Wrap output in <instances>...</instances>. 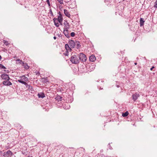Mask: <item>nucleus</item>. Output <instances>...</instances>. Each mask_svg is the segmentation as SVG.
Segmentation results:
<instances>
[{
    "label": "nucleus",
    "mask_w": 157,
    "mask_h": 157,
    "mask_svg": "<svg viewBox=\"0 0 157 157\" xmlns=\"http://www.w3.org/2000/svg\"><path fill=\"white\" fill-rule=\"evenodd\" d=\"M70 61L72 63L77 64L79 62V58L78 55L76 54L73 55L71 57Z\"/></svg>",
    "instance_id": "obj_1"
},
{
    "label": "nucleus",
    "mask_w": 157,
    "mask_h": 157,
    "mask_svg": "<svg viewBox=\"0 0 157 157\" xmlns=\"http://www.w3.org/2000/svg\"><path fill=\"white\" fill-rule=\"evenodd\" d=\"M19 78H20V79L18 80L17 81L23 84L26 85L27 83L26 82L28 81V78L25 75L21 76Z\"/></svg>",
    "instance_id": "obj_2"
},
{
    "label": "nucleus",
    "mask_w": 157,
    "mask_h": 157,
    "mask_svg": "<svg viewBox=\"0 0 157 157\" xmlns=\"http://www.w3.org/2000/svg\"><path fill=\"white\" fill-rule=\"evenodd\" d=\"M78 57L79 58V60L84 62L86 61L87 59L86 56L83 53H80L78 55Z\"/></svg>",
    "instance_id": "obj_3"
},
{
    "label": "nucleus",
    "mask_w": 157,
    "mask_h": 157,
    "mask_svg": "<svg viewBox=\"0 0 157 157\" xmlns=\"http://www.w3.org/2000/svg\"><path fill=\"white\" fill-rule=\"evenodd\" d=\"M69 2V8L71 9L74 8L76 6V2L75 0H71Z\"/></svg>",
    "instance_id": "obj_4"
},
{
    "label": "nucleus",
    "mask_w": 157,
    "mask_h": 157,
    "mask_svg": "<svg viewBox=\"0 0 157 157\" xmlns=\"http://www.w3.org/2000/svg\"><path fill=\"white\" fill-rule=\"evenodd\" d=\"M58 14H59V15L58 16V18H57L58 20L57 21H58L60 25H62L63 20L62 14L59 11L58 13Z\"/></svg>",
    "instance_id": "obj_5"
},
{
    "label": "nucleus",
    "mask_w": 157,
    "mask_h": 157,
    "mask_svg": "<svg viewBox=\"0 0 157 157\" xmlns=\"http://www.w3.org/2000/svg\"><path fill=\"white\" fill-rule=\"evenodd\" d=\"M140 95L139 93H135V94H133L132 96V98L134 101H135L139 97Z\"/></svg>",
    "instance_id": "obj_6"
},
{
    "label": "nucleus",
    "mask_w": 157,
    "mask_h": 157,
    "mask_svg": "<svg viewBox=\"0 0 157 157\" xmlns=\"http://www.w3.org/2000/svg\"><path fill=\"white\" fill-rule=\"evenodd\" d=\"M1 78L6 80H9L10 78L9 75L6 74H2L1 75Z\"/></svg>",
    "instance_id": "obj_7"
},
{
    "label": "nucleus",
    "mask_w": 157,
    "mask_h": 157,
    "mask_svg": "<svg viewBox=\"0 0 157 157\" xmlns=\"http://www.w3.org/2000/svg\"><path fill=\"white\" fill-rule=\"evenodd\" d=\"M68 44L71 48H73L75 47V44L74 41L72 40H69L68 41Z\"/></svg>",
    "instance_id": "obj_8"
},
{
    "label": "nucleus",
    "mask_w": 157,
    "mask_h": 157,
    "mask_svg": "<svg viewBox=\"0 0 157 157\" xmlns=\"http://www.w3.org/2000/svg\"><path fill=\"white\" fill-rule=\"evenodd\" d=\"M3 84L4 85L8 86L12 85V83L9 81V80H5L2 82Z\"/></svg>",
    "instance_id": "obj_9"
},
{
    "label": "nucleus",
    "mask_w": 157,
    "mask_h": 157,
    "mask_svg": "<svg viewBox=\"0 0 157 157\" xmlns=\"http://www.w3.org/2000/svg\"><path fill=\"white\" fill-rule=\"evenodd\" d=\"M63 33L67 38H69L70 37V35L68 33V29H64Z\"/></svg>",
    "instance_id": "obj_10"
},
{
    "label": "nucleus",
    "mask_w": 157,
    "mask_h": 157,
    "mask_svg": "<svg viewBox=\"0 0 157 157\" xmlns=\"http://www.w3.org/2000/svg\"><path fill=\"white\" fill-rule=\"evenodd\" d=\"M4 156H10L12 155L13 153L10 150H8L7 151L4 152Z\"/></svg>",
    "instance_id": "obj_11"
},
{
    "label": "nucleus",
    "mask_w": 157,
    "mask_h": 157,
    "mask_svg": "<svg viewBox=\"0 0 157 157\" xmlns=\"http://www.w3.org/2000/svg\"><path fill=\"white\" fill-rule=\"evenodd\" d=\"M96 57L94 55H92L89 57L90 61L91 62H94L96 60Z\"/></svg>",
    "instance_id": "obj_12"
},
{
    "label": "nucleus",
    "mask_w": 157,
    "mask_h": 157,
    "mask_svg": "<svg viewBox=\"0 0 157 157\" xmlns=\"http://www.w3.org/2000/svg\"><path fill=\"white\" fill-rule=\"evenodd\" d=\"M37 96L39 98H44L45 97L44 94V93L42 92L39 93L38 94Z\"/></svg>",
    "instance_id": "obj_13"
},
{
    "label": "nucleus",
    "mask_w": 157,
    "mask_h": 157,
    "mask_svg": "<svg viewBox=\"0 0 157 157\" xmlns=\"http://www.w3.org/2000/svg\"><path fill=\"white\" fill-rule=\"evenodd\" d=\"M65 48L67 51H71L72 50L71 47H69V45L68 44H66L65 45Z\"/></svg>",
    "instance_id": "obj_14"
},
{
    "label": "nucleus",
    "mask_w": 157,
    "mask_h": 157,
    "mask_svg": "<svg viewBox=\"0 0 157 157\" xmlns=\"http://www.w3.org/2000/svg\"><path fill=\"white\" fill-rule=\"evenodd\" d=\"M64 11L65 15L69 17H70L71 15L68 11L66 10H64Z\"/></svg>",
    "instance_id": "obj_15"
},
{
    "label": "nucleus",
    "mask_w": 157,
    "mask_h": 157,
    "mask_svg": "<svg viewBox=\"0 0 157 157\" xmlns=\"http://www.w3.org/2000/svg\"><path fill=\"white\" fill-rule=\"evenodd\" d=\"M144 19L142 18H141L140 19V26H142L144 25Z\"/></svg>",
    "instance_id": "obj_16"
},
{
    "label": "nucleus",
    "mask_w": 157,
    "mask_h": 157,
    "mask_svg": "<svg viewBox=\"0 0 157 157\" xmlns=\"http://www.w3.org/2000/svg\"><path fill=\"white\" fill-rule=\"evenodd\" d=\"M55 99L56 100H57L58 101H61L62 97L59 95H57L56 96Z\"/></svg>",
    "instance_id": "obj_17"
},
{
    "label": "nucleus",
    "mask_w": 157,
    "mask_h": 157,
    "mask_svg": "<svg viewBox=\"0 0 157 157\" xmlns=\"http://www.w3.org/2000/svg\"><path fill=\"white\" fill-rule=\"evenodd\" d=\"M25 85L28 88V89L29 90H30L31 91H33V88L32 87V86L28 84L27 83L26 85Z\"/></svg>",
    "instance_id": "obj_18"
},
{
    "label": "nucleus",
    "mask_w": 157,
    "mask_h": 157,
    "mask_svg": "<svg viewBox=\"0 0 157 157\" xmlns=\"http://www.w3.org/2000/svg\"><path fill=\"white\" fill-rule=\"evenodd\" d=\"M128 111H127L125 113H122V116L123 117H126L128 116Z\"/></svg>",
    "instance_id": "obj_19"
},
{
    "label": "nucleus",
    "mask_w": 157,
    "mask_h": 157,
    "mask_svg": "<svg viewBox=\"0 0 157 157\" xmlns=\"http://www.w3.org/2000/svg\"><path fill=\"white\" fill-rule=\"evenodd\" d=\"M65 28L64 29H68L69 28V24L67 22V24L65 25Z\"/></svg>",
    "instance_id": "obj_20"
},
{
    "label": "nucleus",
    "mask_w": 157,
    "mask_h": 157,
    "mask_svg": "<svg viewBox=\"0 0 157 157\" xmlns=\"http://www.w3.org/2000/svg\"><path fill=\"white\" fill-rule=\"evenodd\" d=\"M81 47V45H80L79 43L78 42V43L76 44V48L77 49L80 48Z\"/></svg>",
    "instance_id": "obj_21"
},
{
    "label": "nucleus",
    "mask_w": 157,
    "mask_h": 157,
    "mask_svg": "<svg viewBox=\"0 0 157 157\" xmlns=\"http://www.w3.org/2000/svg\"><path fill=\"white\" fill-rule=\"evenodd\" d=\"M3 41L4 44L6 45H8L9 44V43L8 42L5 40H3Z\"/></svg>",
    "instance_id": "obj_22"
},
{
    "label": "nucleus",
    "mask_w": 157,
    "mask_h": 157,
    "mask_svg": "<svg viewBox=\"0 0 157 157\" xmlns=\"http://www.w3.org/2000/svg\"><path fill=\"white\" fill-rule=\"evenodd\" d=\"M53 21L54 23V24H55L56 23H57L59 22L58 21H57L58 20L57 18H53Z\"/></svg>",
    "instance_id": "obj_23"
},
{
    "label": "nucleus",
    "mask_w": 157,
    "mask_h": 157,
    "mask_svg": "<svg viewBox=\"0 0 157 157\" xmlns=\"http://www.w3.org/2000/svg\"><path fill=\"white\" fill-rule=\"evenodd\" d=\"M25 69H28L29 68V66H28L27 63H25V65H23Z\"/></svg>",
    "instance_id": "obj_24"
},
{
    "label": "nucleus",
    "mask_w": 157,
    "mask_h": 157,
    "mask_svg": "<svg viewBox=\"0 0 157 157\" xmlns=\"http://www.w3.org/2000/svg\"><path fill=\"white\" fill-rule=\"evenodd\" d=\"M155 4L154 5V7L155 9H156L157 8V0H156L155 2Z\"/></svg>",
    "instance_id": "obj_25"
},
{
    "label": "nucleus",
    "mask_w": 157,
    "mask_h": 157,
    "mask_svg": "<svg viewBox=\"0 0 157 157\" xmlns=\"http://www.w3.org/2000/svg\"><path fill=\"white\" fill-rule=\"evenodd\" d=\"M68 51L66 50L65 52L63 53V54L65 56H68Z\"/></svg>",
    "instance_id": "obj_26"
},
{
    "label": "nucleus",
    "mask_w": 157,
    "mask_h": 157,
    "mask_svg": "<svg viewBox=\"0 0 157 157\" xmlns=\"http://www.w3.org/2000/svg\"><path fill=\"white\" fill-rule=\"evenodd\" d=\"M0 68H1L2 69H6V68L2 64H0Z\"/></svg>",
    "instance_id": "obj_27"
},
{
    "label": "nucleus",
    "mask_w": 157,
    "mask_h": 157,
    "mask_svg": "<svg viewBox=\"0 0 157 157\" xmlns=\"http://www.w3.org/2000/svg\"><path fill=\"white\" fill-rule=\"evenodd\" d=\"M57 1L59 3L61 4H63V0H57Z\"/></svg>",
    "instance_id": "obj_28"
},
{
    "label": "nucleus",
    "mask_w": 157,
    "mask_h": 157,
    "mask_svg": "<svg viewBox=\"0 0 157 157\" xmlns=\"http://www.w3.org/2000/svg\"><path fill=\"white\" fill-rule=\"evenodd\" d=\"M75 33L74 32H72L71 33V36L72 37H74L75 36Z\"/></svg>",
    "instance_id": "obj_29"
},
{
    "label": "nucleus",
    "mask_w": 157,
    "mask_h": 157,
    "mask_svg": "<svg viewBox=\"0 0 157 157\" xmlns=\"http://www.w3.org/2000/svg\"><path fill=\"white\" fill-rule=\"evenodd\" d=\"M46 2L47 3V4L48 5V6H50V2L49 0H46Z\"/></svg>",
    "instance_id": "obj_30"
},
{
    "label": "nucleus",
    "mask_w": 157,
    "mask_h": 157,
    "mask_svg": "<svg viewBox=\"0 0 157 157\" xmlns=\"http://www.w3.org/2000/svg\"><path fill=\"white\" fill-rule=\"evenodd\" d=\"M43 82L44 83H46L48 82V79L46 78L44 79V80H43Z\"/></svg>",
    "instance_id": "obj_31"
},
{
    "label": "nucleus",
    "mask_w": 157,
    "mask_h": 157,
    "mask_svg": "<svg viewBox=\"0 0 157 157\" xmlns=\"http://www.w3.org/2000/svg\"><path fill=\"white\" fill-rule=\"evenodd\" d=\"M49 12L51 14V16H53V13L52 12V10L51 9H50L49 10Z\"/></svg>",
    "instance_id": "obj_32"
},
{
    "label": "nucleus",
    "mask_w": 157,
    "mask_h": 157,
    "mask_svg": "<svg viewBox=\"0 0 157 157\" xmlns=\"http://www.w3.org/2000/svg\"><path fill=\"white\" fill-rule=\"evenodd\" d=\"M19 63H20L21 64H22L23 66L24 65H25V63L24 62L22 61V60L20 61V62H19Z\"/></svg>",
    "instance_id": "obj_33"
},
{
    "label": "nucleus",
    "mask_w": 157,
    "mask_h": 157,
    "mask_svg": "<svg viewBox=\"0 0 157 157\" xmlns=\"http://www.w3.org/2000/svg\"><path fill=\"white\" fill-rule=\"evenodd\" d=\"M56 26L57 27H58L59 26V23H56L55 24Z\"/></svg>",
    "instance_id": "obj_34"
},
{
    "label": "nucleus",
    "mask_w": 157,
    "mask_h": 157,
    "mask_svg": "<svg viewBox=\"0 0 157 157\" xmlns=\"http://www.w3.org/2000/svg\"><path fill=\"white\" fill-rule=\"evenodd\" d=\"M155 68V67H154V66H152V67H151V68H150V70H151V71H152V70H153V68Z\"/></svg>",
    "instance_id": "obj_35"
},
{
    "label": "nucleus",
    "mask_w": 157,
    "mask_h": 157,
    "mask_svg": "<svg viewBox=\"0 0 157 157\" xmlns=\"http://www.w3.org/2000/svg\"><path fill=\"white\" fill-rule=\"evenodd\" d=\"M20 61H21V60H20V59H17V61H20Z\"/></svg>",
    "instance_id": "obj_36"
},
{
    "label": "nucleus",
    "mask_w": 157,
    "mask_h": 157,
    "mask_svg": "<svg viewBox=\"0 0 157 157\" xmlns=\"http://www.w3.org/2000/svg\"><path fill=\"white\" fill-rule=\"evenodd\" d=\"M53 38H54V40H56V36H54L53 37Z\"/></svg>",
    "instance_id": "obj_37"
},
{
    "label": "nucleus",
    "mask_w": 157,
    "mask_h": 157,
    "mask_svg": "<svg viewBox=\"0 0 157 157\" xmlns=\"http://www.w3.org/2000/svg\"><path fill=\"white\" fill-rule=\"evenodd\" d=\"M22 128V127L20 125V126H19V128H20V129H21Z\"/></svg>",
    "instance_id": "obj_38"
},
{
    "label": "nucleus",
    "mask_w": 157,
    "mask_h": 157,
    "mask_svg": "<svg viewBox=\"0 0 157 157\" xmlns=\"http://www.w3.org/2000/svg\"><path fill=\"white\" fill-rule=\"evenodd\" d=\"M117 88H119V87L120 86H119V85H117Z\"/></svg>",
    "instance_id": "obj_39"
},
{
    "label": "nucleus",
    "mask_w": 157,
    "mask_h": 157,
    "mask_svg": "<svg viewBox=\"0 0 157 157\" xmlns=\"http://www.w3.org/2000/svg\"><path fill=\"white\" fill-rule=\"evenodd\" d=\"M2 58L1 56L0 55V61L1 60Z\"/></svg>",
    "instance_id": "obj_40"
},
{
    "label": "nucleus",
    "mask_w": 157,
    "mask_h": 157,
    "mask_svg": "<svg viewBox=\"0 0 157 157\" xmlns=\"http://www.w3.org/2000/svg\"><path fill=\"white\" fill-rule=\"evenodd\" d=\"M137 63H134V64H135V65H137Z\"/></svg>",
    "instance_id": "obj_41"
},
{
    "label": "nucleus",
    "mask_w": 157,
    "mask_h": 157,
    "mask_svg": "<svg viewBox=\"0 0 157 157\" xmlns=\"http://www.w3.org/2000/svg\"><path fill=\"white\" fill-rule=\"evenodd\" d=\"M4 71H6V70H4Z\"/></svg>",
    "instance_id": "obj_42"
}]
</instances>
